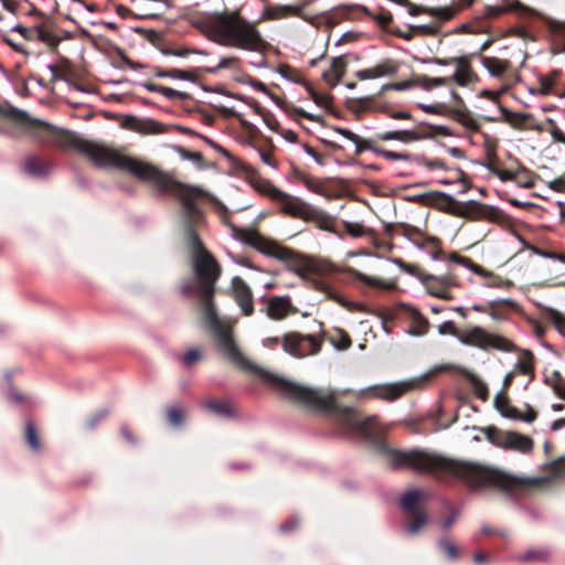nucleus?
Wrapping results in <instances>:
<instances>
[{"instance_id": "1", "label": "nucleus", "mask_w": 565, "mask_h": 565, "mask_svg": "<svg viewBox=\"0 0 565 565\" xmlns=\"http://www.w3.org/2000/svg\"><path fill=\"white\" fill-rule=\"evenodd\" d=\"M76 146L100 167L117 168L141 181L150 182L161 190L171 192L181 200L184 210L191 216L199 214V204L209 199V194L204 190L174 181L154 164L129 156L122 149L89 140H78Z\"/></svg>"}, {"instance_id": "2", "label": "nucleus", "mask_w": 565, "mask_h": 565, "mask_svg": "<svg viewBox=\"0 0 565 565\" xmlns=\"http://www.w3.org/2000/svg\"><path fill=\"white\" fill-rule=\"evenodd\" d=\"M384 456L393 467H409L423 472H449L476 489L491 487L510 490L521 484L520 478L504 471L423 450L386 449Z\"/></svg>"}, {"instance_id": "3", "label": "nucleus", "mask_w": 565, "mask_h": 565, "mask_svg": "<svg viewBox=\"0 0 565 565\" xmlns=\"http://www.w3.org/2000/svg\"><path fill=\"white\" fill-rule=\"evenodd\" d=\"M206 36L224 46L245 51H262L266 46L256 25L237 12H223L210 17L204 25Z\"/></svg>"}, {"instance_id": "4", "label": "nucleus", "mask_w": 565, "mask_h": 565, "mask_svg": "<svg viewBox=\"0 0 565 565\" xmlns=\"http://www.w3.org/2000/svg\"><path fill=\"white\" fill-rule=\"evenodd\" d=\"M235 235L263 254L278 259L289 260L292 269L300 277L307 278L311 274H316L320 270L316 259L296 255L291 249L280 246L277 242L260 235L255 230H235Z\"/></svg>"}, {"instance_id": "5", "label": "nucleus", "mask_w": 565, "mask_h": 565, "mask_svg": "<svg viewBox=\"0 0 565 565\" xmlns=\"http://www.w3.org/2000/svg\"><path fill=\"white\" fill-rule=\"evenodd\" d=\"M205 324L210 328L218 353L241 369H250L252 363L234 339L232 328L220 321L212 303H206L202 311Z\"/></svg>"}, {"instance_id": "6", "label": "nucleus", "mask_w": 565, "mask_h": 565, "mask_svg": "<svg viewBox=\"0 0 565 565\" xmlns=\"http://www.w3.org/2000/svg\"><path fill=\"white\" fill-rule=\"evenodd\" d=\"M192 249V264L195 275L201 284V310L210 302L213 286L220 275V267L213 256L202 246L194 234L189 237Z\"/></svg>"}, {"instance_id": "7", "label": "nucleus", "mask_w": 565, "mask_h": 565, "mask_svg": "<svg viewBox=\"0 0 565 565\" xmlns=\"http://www.w3.org/2000/svg\"><path fill=\"white\" fill-rule=\"evenodd\" d=\"M457 337L461 343L483 350L492 348L509 351L512 348L510 340L498 333L489 332L481 327L467 328L458 333Z\"/></svg>"}, {"instance_id": "8", "label": "nucleus", "mask_w": 565, "mask_h": 565, "mask_svg": "<svg viewBox=\"0 0 565 565\" xmlns=\"http://www.w3.org/2000/svg\"><path fill=\"white\" fill-rule=\"evenodd\" d=\"M282 350L294 358L301 359L306 355L317 354L321 349V340L311 334L288 332L281 338Z\"/></svg>"}, {"instance_id": "9", "label": "nucleus", "mask_w": 565, "mask_h": 565, "mask_svg": "<svg viewBox=\"0 0 565 565\" xmlns=\"http://www.w3.org/2000/svg\"><path fill=\"white\" fill-rule=\"evenodd\" d=\"M288 392L296 401L316 409L324 411L332 406V397L315 388L292 384Z\"/></svg>"}, {"instance_id": "10", "label": "nucleus", "mask_w": 565, "mask_h": 565, "mask_svg": "<svg viewBox=\"0 0 565 565\" xmlns=\"http://www.w3.org/2000/svg\"><path fill=\"white\" fill-rule=\"evenodd\" d=\"M343 423L349 427L364 435L366 438H373L383 433L384 428L375 416H363L356 412L349 411L343 415Z\"/></svg>"}, {"instance_id": "11", "label": "nucleus", "mask_w": 565, "mask_h": 565, "mask_svg": "<svg viewBox=\"0 0 565 565\" xmlns=\"http://www.w3.org/2000/svg\"><path fill=\"white\" fill-rule=\"evenodd\" d=\"M277 202L280 204L281 212L289 216L298 217L303 221H306L308 215H310L309 213L312 209V206L308 202L303 201L298 196L288 194L286 192H281V195H279Z\"/></svg>"}, {"instance_id": "12", "label": "nucleus", "mask_w": 565, "mask_h": 565, "mask_svg": "<svg viewBox=\"0 0 565 565\" xmlns=\"http://www.w3.org/2000/svg\"><path fill=\"white\" fill-rule=\"evenodd\" d=\"M498 445L504 449L529 454L532 451L534 443L532 438L526 435L515 431H505L500 435Z\"/></svg>"}, {"instance_id": "13", "label": "nucleus", "mask_w": 565, "mask_h": 565, "mask_svg": "<svg viewBox=\"0 0 565 565\" xmlns=\"http://www.w3.org/2000/svg\"><path fill=\"white\" fill-rule=\"evenodd\" d=\"M232 295L245 316L254 312L252 290L242 278L232 279Z\"/></svg>"}, {"instance_id": "14", "label": "nucleus", "mask_w": 565, "mask_h": 565, "mask_svg": "<svg viewBox=\"0 0 565 565\" xmlns=\"http://www.w3.org/2000/svg\"><path fill=\"white\" fill-rule=\"evenodd\" d=\"M451 63L455 65V72L451 78V82H456L459 86H469L475 84L478 81L477 74L473 72L470 61L468 57H456L451 60Z\"/></svg>"}, {"instance_id": "15", "label": "nucleus", "mask_w": 565, "mask_h": 565, "mask_svg": "<svg viewBox=\"0 0 565 565\" xmlns=\"http://www.w3.org/2000/svg\"><path fill=\"white\" fill-rule=\"evenodd\" d=\"M423 282L430 295L441 299L452 298L449 288L455 285V279L451 276H425Z\"/></svg>"}, {"instance_id": "16", "label": "nucleus", "mask_w": 565, "mask_h": 565, "mask_svg": "<svg viewBox=\"0 0 565 565\" xmlns=\"http://www.w3.org/2000/svg\"><path fill=\"white\" fill-rule=\"evenodd\" d=\"M397 71V65L395 62L391 60H385L376 65L370 66L367 68L358 71L355 73V76L360 81H369V79H376L385 76H391L395 74Z\"/></svg>"}, {"instance_id": "17", "label": "nucleus", "mask_w": 565, "mask_h": 565, "mask_svg": "<svg viewBox=\"0 0 565 565\" xmlns=\"http://www.w3.org/2000/svg\"><path fill=\"white\" fill-rule=\"evenodd\" d=\"M295 312L296 309L292 307L288 297H271L268 299L266 315L270 319L282 320Z\"/></svg>"}, {"instance_id": "18", "label": "nucleus", "mask_w": 565, "mask_h": 565, "mask_svg": "<svg viewBox=\"0 0 565 565\" xmlns=\"http://www.w3.org/2000/svg\"><path fill=\"white\" fill-rule=\"evenodd\" d=\"M412 384L406 382L377 385L372 388V396L386 401H393L402 396L411 388Z\"/></svg>"}, {"instance_id": "19", "label": "nucleus", "mask_w": 565, "mask_h": 565, "mask_svg": "<svg viewBox=\"0 0 565 565\" xmlns=\"http://www.w3.org/2000/svg\"><path fill=\"white\" fill-rule=\"evenodd\" d=\"M347 61L342 56L334 57L328 70L322 73V78L331 87L337 86L347 71Z\"/></svg>"}, {"instance_id": "20", "label": "nucleus", "mask_w": 565, "mask_h": 565, "mask_svg": "<svg viewBox=\"0 0 565 565\" xmlns=\"http://www.w3.org/2000/svg\"><path fill=\"white\" fill-rule=\"evenodd\" d=\"M0 115L4 116L13 121L20 122L25 126H30L39 129H47L49 125L35 119L29 118L25 114L18 109L0 105Z\"/></svg>"}, {"instance_id": "21", "label": "nucleus", "mask_w": 565, "mask_h": 565, "mask_svg": "<svg viewBox=\"0 0 565 565\" xmlns=\"http://www.w3.org/2000/svg\"><path fill=\"white\" fill-rule=\"evenodd\" d=\"M349 271L360 281L364 282L365 285L375 288V289H383V290H393L396 288V282L394 280H385L383 278L371 276L363 274L360 270L350 268Z\"/></svg>"}, {"instance_id": "22", "label": "nucleus", "mask_w": 565, "mask_h": 565, "mask_svg": "<svg viewBox=\"0 0 565 565\" xmlns=\"http://www.w3.org/2000/svg\"><path fill=\"white\" fill-rule=\"evenodd\" d=\"M307 217V222H313L318 228L327 232L334 233V218H332L330 215H328L326 212L321 210H317L312 206L310 213Z\"/></svg>"}, {"instance_id": "23", "label": "nucleus", "mask_w": 565, "mask_h": 565, "mask_svg": "<svg viewBox=\"0 0 565 565\" xmlns=\"http://www.w3.org/2000/svg\"><path fill=\"white\" fill-rule=\"evenodd\" d=\"M525 10L524 6L519 0H502L497 6H490L486 9V15L488 18L499 17L510 11Z\"/></svg>"}, {"instance_id": "24", "label": "nucleus", "mask_w": 565, "mask_h": 565, "mask_svg": "<svg viewBox=\"0 0 565 565\" xmlns=\"http://www.w3.org/2000/svg\"><path fill=\"white\" fill-rule=\"evenodd\" d=\"M481 63L489 74L494 77H500L510 68L509 61L499 57L483 56Z\"/></svg>"}, {"instance_id": "25", "label": "nucleus", "mask_w": 565, "mask_h": 565, "mask_svg": "<svg viewBox=\"0 0 565 565\" xmlns=\"http://www.w3.org/2000/svg\"><path fill=\"white\" fill-rule=\"evenodd\" d=\"M158 77H170L182 81L195 82L198 79L196 70H160L156 73Z\"/></svg>"}, {"instance_id": "26", "label": "nucleus", "mask_w": 565, "mask_h": 565, "mask_svg": "<svg viewBox=\"0 0 565 565\" xmlns=\"http://www.w3.org/2000/svg\"><path fill=\"white\" fill-rule=\"evenodd\" d=\"M383 140H399L402 142H412L420 139V135L415 130H394L387 131L382 136Z\"/></svg>"}, {"instance_id": "27", "label": "nucleus", "mask_w": 565, "mask_h": 565, "mask_svg": "<svg viewBox=\"0 0 565 565\" xmlns=\"http://www.w3.org/2000/svg\"><path fill=\"white\" fill-rule=\"evenodd\" d=\"M495 408L501 413L502 416L508 418L519 417V412L513 407L504 394H498L494 398Z\"/></svg>"}, {"instance_id": "28", "label": "nucleus", "mask_w": 565, "mask_h": 565, "mask_svg": "<svg viewBox=\"0 0 565 565\" xmlns=\"http://www.w3.org/2000/svg\"><path fill=\"white\" fill-rule=\"evenodd\" d=\"M513 371L515 374H523L533 377V356L529 352H524L518 359V362L514 365Z\"/></svg>"}, {"instance_id": "29", "label": "nucleus", "mask_w": 565, "mask_h": 565, "mask_svg": "<svg viewBox=\"0 0 565 565\" xmlns=\"http://www.w3.org/2000/svg\"><path fill=\"white\" fill-rule=\"evenodd\" d=\"M477 275L484 279L483 284L487 287L504 288L511 286V282L508 279H504L499 275L487 270L486 268H483V273H477Z\"/></svg>"}, {"instance_id": "30", "label": "nucleus", "mask_w": 565, "mask_h": 565, "mask_svg": "<svg viewBox=\"0 0 565 565\" xmlns=\"http://www.w3.org/2000/svg\"><path fill=\"white\" fill-rule=\"evenodd\" d=\"M137 132L142 135H159L164 132V127L152 119H141Z\"/></svg>"}, {"instance_id": "31", "label": "nucleus", "mask_w": 565, "mask_h": 565, "mask_svg": "<svg viewBox=\"0 0 565 565\" xmlns=\"http://www.w3.org/2000/svg\"><path fill=\"white\" fill-rule=\"evenodd\" d=\"M146 87L148 90L160 93L170 99H174V98L185 99L188 97V94L184 92H180V90H177V89H173L170 87H164V86L157 85V84H147Z\"/></svg>"}, {"instance_id": "32", "label": "nucleus", "mask_w": 565, "mask_h": 565, "mask_svg": "<svg viewBox=\"0 0 565 565\" xmlns=\"http://www.w3.org/2000/svg\"><path fill=\"white\" fill-rule=\"evenodd\" d=\"M254 186L258 192L269 196L274 201H277L282 192L280 189H278L270 181L267 180L257 181L255 182Z\"/></svg>"}, {"instance_id": "33", "label": "nucleus", "mask_w": 565, "mask_h": 565, "mask_svg": "<svg viewBox=\"0 0 565 565\" xmlns=\"http://www.w3.org/2000/svg\"><path fill=\"white\" fill-rule=\"evenodd\" d=\"M495 174L500 178V180L502 181H516V182H522L524 186H533V182L532 181H523L522 180V174H523V171H510V170H495Z\"/></svg>"}, {"instance_id": "34", "label": "nucleus", "mask_w": 565, "mask_h": 565, "mask_svg": "<svg viewBox=\"0 0 565 565\" xmlns=\"http://www.w3.org/2000/svg\"><path fill=\"white\" fill-rule=\"evenodd\" d=\"M422 499V492L414 490L407 492L402 499V505L404 509L412 510L416 507L418 501Z\"/></svg>"}, {"instance_id": "35", "label": "nucleus", "mask_w": 565, "mask_h": 565, "mask_svg": "<svg viewBox=\"0 0 565 565\" xmlns=\"http://www.w3.org/2000/svg\"><path fill=\"white\" fill-rule=\"evenodd\" d=\"M302 183L306 185L307 189L310 191L322 194L323 193V183L317 178L310 177V175H303L301 178Z\"/></svg>"}, {"instance_id": "36", "label": "nucleus", "mask_w": 565, "mask_h": 565, "mask_svg": "<svg viewBox=\"0 0 565 565\" xmlns=\"http://www.w3.org/2000/svg\"><path fill=\"white\" fill-rule=\"evenodd\" d=\"M344 228L352 237H361L366 234V230L361 223L345 221Z\"/></svg>"}, {"instance_id": "37", "label": "nucleus", "mask_w": 565, "mask_h": 565, "mask_svg": "<svg viewBox=\"0 0 565 565\" xmlns=\"http://www.w3.org/2000/svg\"><path fill=\"white\" fill-rule=\"evenodd\" d=\"M297 9L292 6H282L269 10L268 15L270 19H280L287 17L290 13H295Z\"/></svg>"}, {"instance_id": "38", "label": "nucleus", "mask_w": 565, "mask_h": 565, "mask_svg": "<svg viewBox=\"0 0 565 565\" xmlns=\"http://www.w3.org/2000/svg\"><path fill=\"white\" fill-rule=\"evenodd\" d=\"M450 82H451V78H448V77H434V78L424 77L422 79V86L425 89H431L433 87H436V86L448 85Z\"/></svg>"}, {"instance_id": "39", "label": "nucleus", "mask_w": 565, "mask_h": 565, "mask_svg": "<svg viewBox=\"0 0 565 565\" xmlns=\"http://www.w3.org/2000/svg\"><path fill=\"white\" fill-rule=\"evenodd\" d=\"M426 524V515L423 513H415L414 520L408 525V532L412 534H416L419 530Z\"/></svg>"}, {"instance_id": "40", "label": "nucleus", "mask_w": 565, "mask_h": 565, "mask_svg": "<svg viewBox=\"0 0 565 565\" xmlns=\"http://www.w3.org/2000/svg\"><path fill=\"white\" fill-rule=\"evenodd\" d=\"M310 96L320 107L328 108L331 105V96L328 94H320L318 92L310 90Z\"/></svg>"}, {"instance_id": "41", "label": "nucleus", "mask_w": 565, "mask_h": 565, "mask_svg": "<svg viewBox=\"0 0 565 565\" xmlns=\"http://www.w3.org/2000/svg\"><path fill=\"white\" fill-rule=\"evenodd\" d=\"M26 439L32 449L38 450L40 448L36 431L32 425L26 427Z\"/></svg>"}, {"instance_id": "42", "label": "nucleus", "mask_w": 565, "mask_h": 565, "mask_svg": "<svg viewBox=\"0 0 565 565\" xmlns=\"http://www.w3.org/2000/svg\"><path fill=\"white\" fill-rule=\"evenodd\" d=\"M374 151L387 160H407L408 159V156L405 153H397V152H392V151H387V150H383V149H375Z\"/></svg>"}, {"instance_id": "43", "label": "nucleus", "mask_w": 565, "mask_h": 565, "mask_svg": "<svg viewBox=\"0 0 565 565\" xmlns=\"http://www.w3.org/2000/svg\"><path fill=\"white\" fill-rule=\"evenodd\" d=\"M334 347L339 350H345L351 345V339L348 334L340 333L338 339L332 340Z\"/></svg>"}, {"instance_id": "44", "label": "nucleus", "mask_w": 565, "mask_h": 565, "mask_svg": "<svg viewBox=\"0 0 565 565\" xmlns=\"http://www.w3.org/2000/svg\"><path fill=\"white\" fill-rule=\"evenodd\" d=\"M200 359H201V352L196 349H192V350L188 351L182 358L183 363L186 365H192L195 362H198Z\"/></svg>"}, {"instance_id": "45", "label": "nucleus", "mask_w": 565, "mask_h": 565, "mask_svg": "<svg viewBox=\"0 0 565 565\" xmlns=\"http://www.w3.org/2000/svg\"><path fill=\"white\" fill-rule=\"evenodd\" d=\"M507 90L505 87L501 88L500 90H489V89H483L479 93V96L480 97H484V98H489L491 99L492 102H497L499 99V97Z\"/></svg>"}, {"instance_id": "46", "label": "nucleus", "mask_w": 565, "mask_h": 565, "mask_svg": "<svg viewBox=\"0 0 565 565\" xmlns=\"http://www.w3.org/2000/svg\"><path fill=\"white\" fill-rule=\"evenodd\" d=\"M140 120L139 118L135 117V116H127L124 121H122V127L126 128V129H129V130H132V131H136L137 132V127H139V124H140Z\"/></svg>"}, {"instance_id": "47", "label": "nucleus", "mask_w": 565, "mask_h": 565, "mask_svg": "<svg viewBox=\"0 0 565 565\" xmlns=\"http://www.w3.org/2000/svg\"><path fill=\"white\" fill-rule=\"evenodd\" d=\"M460 265L467 267L468 269H470L475 274L483 273V267L482 266H480L478 264H475L472 260H470L467 257H463L462 259H460Z\"/></svg>"}, {"instance_id": "48", "label": "nucleus", "mask_w": 565, "mask_h": 565, "mask_svg": "<svg viewBox=\"0 0 565 565\" xmlns=\"http://www.w3.org/2000/svg\"><path fill=\"white\" fill-rule=\"evenodd\" d=\"M438 331H439L440 334H455V335H458L456 333V327H455V324L451 321H446V322L441 323L438 327Z\"/></svg>"}, {"instance_id": "49", "label": "nucleus", "mask_w": 565, "mask_h": 565, "mask_svg": "<svg viewBox=\"0 0 565 565\" xmlns=\"http://www.w3.org/2000/svg\"><path fill=\"white\" fill-rule=\"evenodd\" d=\"M238 64V58L236 57H224L222 58L218 64L217 68H231L235 67Z\"/></svg>"}, {"instance_id": "50", "label": "nucleus", "mask_w": 565, "mask_h": 565, "mask_svg": "<svg viewBox=\"0 0 565 565\" xmlns=\"http://www.w3.org/2000/svg\"><path fill=\"white\" fill-rule=\"evenodd\" d=\"M182 417H183V416H182V413H181V412H179L178 409H170V411L168 412V418H169V420H170V423H171L172 425H178V424H180V423H181V420H182Z\"/></svg>"}, {"instance_id": "51", "label": "nucleus", "mask_w": 565, "mask_h": 565, "mask_svg": "<svg viewBox=\"0 0 565 565\" xmlns=\"http://www.w3.org/2000/svg\"><path fill=\"white\" fill-rule=\"evenodd\" d=\"M439 546L444 550L445 554L449 557H455L457 554V550L455 545L449 542H440Z\"/></svg>"}, {"instance_id": "52", "label": "nucleus", "mask_w": 565, "mask_h": 565, "mask_svg": "<svg viewBox=\"0 0 565 565\" xmlns=\"http://www.w3.org/2000/svg\"><path fill=\"white\" fill-rule=\"evenodd\" d=\"M191 53H196V51L188 49V47L174 49V50L170 51V54H172L174 56H181V57L188 56Z\"/></svg>"}, {"instance_id": "53", "label": "nucleus", "mask_w": 565, "mask_h": 565, "mask_svg": "<svg viewBox=\"0 0 565 565\" xmlns=\"http://www.w3.org/2000/svg\"><path fill=\"white\" fill-rule=\"evenodd\" d=\"M536 418V413L533 409H530L526 414H520L515 419H520L526 423H532Z\"/></svg>"}, {"instance_id": "54", "label": "nucleus", "mask_w": 565, "mask_h": 565, "mask_svg": "<svg viewBox=\"0 0 565 565\" xmlns=\"http://www.w3.org/2000/svg\"><path fill=\"white\" fill-rule=\"evenodd\" d=\"M424 166L430 170L444 168V164L440 160H425Z\"/></svg>"}, {"instance_id": "55", "label": "nucleus", "mask_w": 565, "mask_h": 565, "mask_svg": "<svg viewBox=\"0 0 565 565\" xmlns=\"http://www.w3.org/2000/svg\"><path fill=\"white\" fill-rule=\"evenodd\" d=\"M279 343V338L277 337H268L263 340V345L266 348H274Z\"/></svg>"}, {"instance_id": "56", "label": "nucleus", "mask_w": 565, "mask_h": 565, "mask_svg": "<svg viewBox=\"0 0 565 565\" xmlns=\"http://www.w3.org/2000/svg\"><path fill=\"white\" fill-rule=\"evenodd\" d=\"M281 136L289 142H296L297 141V134L292 130H282Z\"/></svg>"}, {"instance_id": "57", "label": "nucleus", "mask_w": 565, "mask_h": 565, "mask_svg": "<svg viewBox=\"0 0 565 565\" xmlns=\"http://www.w3.org/2000/svg\"><path fill=\"white\" fill-rule=\"evenodd\" d=\"M339 132L344 136L345 138L354 141V142H358L359 141V137L353 134L352 131L350 130H347V129H339Z\"/></svg>"}, {"instance_id": "58", "label": "nucleus", "mask_w": 565, "mask_h": 565, "mask_svg": "<svg viewBox=\"0 0 565 565\" xmlns=\"http://www.w3.org/2000/svg\"><path fill=\"white\" fill-rule=\"evenodd\" d=\"M381 24L386 25L392 21V15L390 13H381L376 18Z\"/></svg>"}, {"instance_id": "59", "label": "nucleus", "mask_w": 565, "mask_h": 565, "mask_svg": "<svg viewBox=\"0 0 565 565\" xmlns=\"http://www.w3.org/2000/svg\"><path fill=\"white\" fill-rule=\"evenodd\" d=\"M420 107L425 113L428 114H436L439 111V107L437 105H420Z\"/></svg>"}, {"instance_id": "60", "label": "nucleus", "mask_w": 565, "mask_h": 565, "mask_svg": "<svg viewBox=\"0 0 565 565\" xmlns=\"http://www.w3.org/2000/svg\"><path fill=\"white\" fill-rule=\"evenodd\" d=\"M391 117L394 119H408L411 115L407 111H394L391 114Z\"/></svg>"}, {"instance_id": "61", "label": "nucleus", "mask_w": 565, "mask_h": 565, "mask_svg": "<svg viewBox=\"0 0 565 565\" xmlns=\"http://www.w3.org/2000/svg\"><path fill=\"white\" fill-rule=\"evenodd\" d=\"M409 86H411L409 83L402 82V83L394 84V85H392L390 87L393 88V89H396V90H404V89H407Z\"/></svg>"}, {"instance_id": "62", "label": "nucleus", "mask_w": 565, "mask_h": 565, "mask_svg": "<svg viewBox=\"0 0 565 565\" xmlns=\"http://www.w3.org/2000/svg\"><path fill=\"white\" fill-rule=\"evenodd\" d=\"M465 125L470 129V130H478L479 128V124L475 120V119H468L465 121Z\"/></svg>"}, {"instance_id": "63", "label": "nucleus", "mask_w": 565, "mask_h": 565, "mask_svg": "<svg viewBox=\"0 0 565 565\" xmlns=\"http://www.w3.org/2000/svg\"><path fill=\"white\" fill-rule=\"evenodd\" d=\"M515 375H516V374H515V372H514V371H511L510 373H508V374L505 375V377H504V386H505V387H508V386L512 383V381H513V379H514V376H515Z\"/></svg>"}, {"instance_id": "64", "label": "nucleus", "mask_w": 565, "mask_h": 565, "mask_svg": "<svg viewBox=\"0 0 565 565\" xmlns=\"http://www.w3.org/2000/svg\"><path fill=\"white\" fill-rule=\"evenodd\" d=\"M555 392H556L557 396H559L561 398L565 399V387L559 386V387L556 388Z\"/></svg>"}]
</instances>
